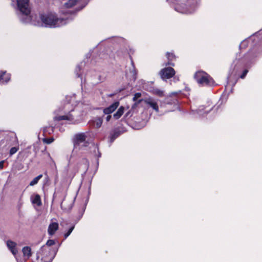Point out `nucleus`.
I'll list each match as a JSON object with an SVG mask.
<instances>
[{"mask_svg":"<svg viewBox=\"0 0 262 262\" xmlns=\"http://www.w3.org/2000/svg\"><path fill=\"white\" fill-rule=\"evenodd\" d=\"M121 134V131L118 129H115L112 132L110 133V141L112 143L114 140L118 138Z\"/></svg>","mask_w":262,"mask_h":262,"instance_id":"4468645a","label":"nucleus"},{"mask_svg":"<svg viewBox=\"0 0 262 262\" xmlns=\"http://www.w3.org/2000/svg\"><path fill=\"white\" fill-rule=\"evenodd\" d=\"M102 124V121L101 120H99V121L98 122H97L96 123V126H97V127L99 128L101 126Z\"/></svg>","mask_w":262,"mask_h":262,"instance_id":"2f4dec72","label":"nucleus"},{"mask_svg":"<svg viewBox=\"0 0 262 262\" xmlns=\"http://www.w3.org/2000/svg\"><path fill=\"white\" fill-rule=\"evenodd\" d=\"M6 244L8 248L13 255L16 256L18 253V250L16 247L17 244L12 241L8 240L7 241Z\"/></svg>","mask_w":262,"mask_h":262,"instance_id":"9b49d317","label":"nucleus"},{"mask_svg":"<svg viewBox=\"0 0 262 262\" xmlns=\"http://www.w3.org/2000/svg\"><path fill=\"white\" fill-rule=\"evenodd\" d=\"M74 228H75V226L74 225H72L69 228V229H68V231L66 233H65L64 234V237L65 239H66L70 235V234L72 233V232L74 230Z\"/></svg>","mask_w":262,"mask_h":262,"instance_id":"5701e85b","label":"nucleus"},{"mask_svg":"<svg viewBox=\"0 0 262 262\" xmlns=\"http://www.w3.org/2000/svg\"><path fill=\"white\" fill-rule=\"evenodd\" d=\"M111 118H112V116L110 114L108 115L107 116V117H106V121L108 122L110 120V119H111Z\"/></svg>","mask_w":262,"mask_h":262,"instance_id":"72a5a7b5","label":"nucleus"},{"mask_svg":"<svg viewBox=\"0 0 262 262\" xmlns=\"http://www.w3.org/2000/svg\"><path fill=\"white\" fill-rule=\"evenodd\" d=\"M167 60V62H166L164 64L165 66H174V61L176 60V56L173 52H167L165 54Z\"/></svg>","mask_w":262,"mask_h":262,"instance_id":"1a4fd4ad","label":"nucleus"},{"mask_svg":"<svg viewBox=\"0 0 262 262\" xmlns=\"http://www.w3.org/2000/svg\"><path fill=\"white\" fill-rule=\"evenodd\" d=\"M171 94H172V95H173V96H177V93H176V92H174V93H171Z\"/></svg>","mask_w":262,"mask_h":262,"instance_id":"e433bc0d","label":"nucleus"},{"mask_svg":"<svg viewBox=\"0 0 262 262\" xmlns=\"http://www.w3.org/2000/svg\"><path fill=\"white\" fill-rule=\"evenodd\" d=\"M86 136L83 133L78 134L76 135L75 138V145L79 146L80 144L83 143L82 146H88L89 142L85 141Z\"/></svg>","mask_w":262,"mask_h":262,"instance_id":"423d86ee","label":"nucleus"},{"mask_svg":"<svg viewBox=\"0 0 262 262\" xmlns=\"http://www.w3.org/2000/svg\"><path fill=\"white\" fill-rule=\"evenodd\" d=\"M141 97V93H136L134 94V96L133 98V100L134 101H136Z\"/></svg>","mask_w":262,"mask_h":262,"instance_id":"a878e982","label":"nucleus"},{"mask_svg":"<svg viewBox=\"0 0 262 262\" xmlns=\"http://www.w3.org/2000/svg\"><path fill=\"white\" fill-rule=\"evenodd\" d=\"M18 149H19L18 146L17 147H13L11 148L10 149V151H9L10 156H12L13 155L15 154L18 150Z\"/></svg>","mask_w":262,"mask_h":262,"instance_id":"b1692460","label":"nucleus"},{"mask_svg":"<svg viewBox=\"0 0 262 262\" xmlns=\"http://www.w3.org/2000/svg\"><path fill=\"white\" fill-rule=\"evenodd\" d=\"M83 162H85V164H86V165H88V164H89V162H88V161L87 160V159H83Z\"/></svg>","mask_w":262,"mask_h":262,"instance_id":"f704fd0d","label":"nucleus"},{"mask_svg":"<svg viewBox=\"0 0 262 262\" xmlns=\"http://www.w3.org/2000/svg\"><path fill=\"white\" fill-rule=\"evenodd\" d=\"M194 78L196 82L202 86H212L215 85L214 79L205 72L198 71L194 74Z\"/></svg>","mask_w":262,"mask_h":262,"instance_id":"f03ea898","label":"nucleus"},{"mask_svg":"<svg viewBox=\"0 0 262 262\" xmlns=\"http://www.w3.org/2000/svg\"><path fill=\"white\" fill-rule=\"evenodd\" d=\"M11 79V74L7 73L6 71L0 72V83H7Z\"/></svg>","mask_w":262,"mask_h":262,"instance_id":"f8f14e48","label":"nucleus"},{"mask_svg":"<svg viewBox=\"0 0 262 262\" xmlns=\"http://www.w3.org/2000/svg\"><path fill=\"white\" fill-rule=\"evenodd\" d=\"M124 112V107L123 106H121L117 111L114 114L113 117L115 119L117 120L119 119L123 114Z\"/></svg>","mask_w":262,"mask_h":262,"instance_id":"dca6fc26","label":"nucleus"},{"mask_svg":"<svg viewBox=\"0 0 262 262\" xmlns=\"http://www.w3.org/2000/svg\"><path fill=\"white\" fill-rule=\"evenodd\" d=\"M54 140V139L52 137V138H44L43 139V142L46 144H50L51 143H52Z\"/></svg>","mask_w":262,"mask_h":262,"instance_id":"393cba45","label":"nucleus"},{"mask_svg":"<svg viewBox=\"0 0 262 262\" xmlns=\"http://www.w3.org/2000/svg\"><path fill=\"white\" fill-rule=\"evenodd\" d=\"M4 162H5L4 160H2V161H0V170L3 169Z\"/></svg>","mask_w":262,"mask_h":262,"instance_id":"473e14b6","label":"nucleus"},{"mask_svg":"<svg viewBox=\"0 0 262 262\" xmlns=\"http://www.w3.org/2000/svg\"><path fill=\"white\" fill-rule=\"evenodd\" d=\"M32 203L34 204H36L38 206L41 205L42 203L40 196L38 194H35L34 197L32 199Z\"/></svg>","mask_w":262,"mask_h":262,"instance_id":"a211bd4d","label":"nucleus"},{"mask_svg":"<svg viewBox=\"0 0 262 262\" xmlns=\"http://www.w3.org/2000/svg\"><path fill=\"white\" fill-rule=\"evenodd\" d=\"M135 103H134V105H138L142 102H144V98L139 99L138 100H137L136 101H135Z\"/></svg>","mask_w":262,"mask_h":262,"instance_id":"c756f323","label":"nucleus"},{"mask_svg":"<svg viewBox=\"0 0 262 262\" xmlns=\"http://www.w3.org/2000/svg\"><path fill=\"white\" fill-rule=\"evenodd\" d=\"M16 137H10V136H6L3 139L0 141V146L2 148H6L7 149L12 145L11 141L15 140Z\"/></svg>","mask_w":262,"mask_h":262,"instance_id":"6e6552de","label":"nucleus"},{"mask_svg":"<svg viewBox=\"0 0 262 262\" xmlns=\"http://www.w3.org/2000/svg\"><path fill=\"white\" fill-rule=\"evenodd\" d=\"M73 119L72 115H62V116H55L54 118V120L55 121H59L61 120H70Z\"/></svg>","mask_w":262,"mask_h":262,"instance_id":"f3484780","label":"nucleus"},{"mask_svg":"<svg viewBox=\"0 0 262 262\" xmlns=\"http://www.w3.org/2000/svg\"><path fill=\"white\" fill-rule=\"evenodd\" d=\"M152 94L159 96L160 97H162L164 96V92L158 88H152L149 91Z\"/></svg>","mask_w":262,"mask_h":262,"instance_id":"2eb2a0df","label":"nucleus"},{"mask_svg":"<svg viewBox=\"0 0 262 262\" xmlns=\"http://www.w3.org/2000/svg\"><path fill=\"white\" fill-rule=\"evenodd\" d=\"M42 177V174H40L39 175H38V176H37L36 177L34 178L32 181H31L29 184V185L31 186H33L35 185H36V184L38 183L39 180L41 179Z\"/></svg>","mask_w":262,"mask_h":262,"instance_id":"412c9836","label":"nucleus"},{"mask_svg":"<svg viewBox=\"0 0 262 262\" xmlns=\"http://www.w3.org/2000/svg\"><path fill=\"white\" fill-rule=\"evenodd\" d=\"M248 72V70L245 69L243 71L242 74L239 76V77L241 78H242V79H244L246 77V76Z\"/></svg>","mask_w":262,"mask_h":262,"instance_id":"bb28decb","label":"nucleus"},{"mask_svg":"<svg viewBox=\"0 0 262 262\" xmlns=\"http://www.w3.org/2000/svg\"><path fill=\"white\" fill-rule=\"evenodd\" d=\"M39 18L46 27L51 28L59 27L60 24H61L64 20L63 18H58L57 15L53 13L40 14Z\"/></svg>","mask_w":262,"mask_h":262,"instance_id":"f257e3e1","label":"nucleus"},{"mask_svg":"<svg viewBox=\"0 0 262 262\" xmlns=\"http://www.w3.org/2000/svg\"><path fill=\"white\" fill-rule=\"evenodd\" d=\"M22 252L24 256H27L28 257H30L32 255L31 249L29 246H25L23 248Z\"/></svg>","mask_w":262,"mask_h":262,"instance_id":"6ab92c4d","label":"nucleus"},{"mask_svg":"<svg viewBox=\"0 0 262 262\" xmlns=\"http://www.w3.org/2000/svg\"><path fill=\"white\" fill-rule=\"evenodd\" d=\"M245 43H246V42H242L241 44L239 46V47L241 48L242 46H246V45H245Z\"/></svg>","mask_w":262,"mask_h":262,"instance_id":"c9c22d12","label":"nucleus"},{"mask_svg":"<svg viewBox=\"0 0 262 262\" xmlns=\"http://www.w3.org/2000/svg\"><path fill=\"white\" fill-rule=\"evenodd\" d=\"M120 102L118 101H115L109 106L103 109V112L105 115H110L113 113L119 106Z\"/></svg>","mask_w":262,"mask_h":262,"instance_id":"9d476101","label":"nucleus"},{"mask_svg":"<svg viewBox=\"0 0 262 262\" xmlns=\"http://www.w3.org/2000/svg\"><path fill=\"white\" fill-rule=\"evenodd\" d=\"M17 6L18 10L22 14L26 16L30 14L29 0H17Z\"/></svg>","mask_w":262,"mask_h":262,"instance_id":"7ed1b4c3","label":"nucleus"},{"mask_svg":"<svg viewBox=\"0 0 262 262\" xmlns=\"http://www.w3.org/2000/svg\"><path fill=\"white\" fill-rule=\"evenodd\" d=\"M77 2V0H69L64 5L66 8H71L74 6Z\"/></svg>","mask_w":262,"mask_h":262,"instance_id":"aec40b11","label":"nucleus"},{"mask_svg":"<svg viewBox=\"0 0 262 262\" xmlns=\"http://www.w3.org/2000/svg\"><path fill=\"white\" fill-rule=\"evenodd\" d=\"M54 130V127L52 126H46L43 128V133L51 134L53 133Z\"/></svg>","mask_w":262,"mask_h":262,"instance_id":"4be33fe9","label":"nucleus"},{"mask_svg":"<svg viewBox=\"0 0 262 262\" xmlns=\"http://www.w3.org/2000/svg\"><path fill=\"white\" fill-rule=\"evenodd\" d=\"M129 112L126 114L125 116L127 117L128 115Z\"/></svg>","mask_w":262,"mask_h":262,"instance_id":"58836bf2","label":"nucleus"},{"mask_svg":"<svg viewBox=\"0 0 262 262\" xmlns=\"http://www.w3.org/2000/svg\"><path fill=\"white\" fill-rule=\"evenodd\" d=\"M55 244V241L53 239H49L47 241L45 245H43L41 248V251L42 253V254H45L46 252H49V254L51 255L52 257H54L56 253L57 252L55 250H52L51 246L54 245Z\"/></svg>","mask_w":262,"mask_h":262,"instance_id":"39448f33","label":"nucleus"},{"mask_svg":"<svg viewBox=\"0 0 262 262\" xmlns=\"http://www.w3.org/2000/svg\"><path fill=\"white\" fill-rule=\"evenodd\" d=\"M175 74V70L172 67L164 68L161 69L159 72L161 78L164 80L172 78Z\"/></svg>","mask_w":262,"mask_h":262,"instance_id":"20e7f679","label":"nucleus"},{"mask_svg":"<svg viewBox=\"0 0 262 262\" xmlns=\"http://www.w3.org/2000/svg\"><path fill=\"white\" fill-rule=\"evenodd\" d=\"M113 95V94H111L109 96L112 97Z\"/></svg>","mask_w":262,"mask_h":262,"instance_id":"ea45409f","label":"nucleus"},{"mask_svg":"<svg viewBox=\"0 0 262 262\" xmlns=\"http://www.w3.org/2000/svg\"><path fill=\"white\" fill-rule=\"evenodd\" d=\"M144 102L148 106L151 107L157 113L159 112L158 104L152 97H149L144 98Z\"/></svg>","mask_w":262,"mask_h":262,"instance_id":"0eeeda50","label":"nucleus"},{"mask_svg":"<svg viewBox=\"0 0 262 262\" xmlns=\"http://www.w3.org/2000/svg\"><path fill=\"white\" fill-rule=\"evenodd\" d=\"M137 105H134V104L132 106V108H135Z\"/></svg>","mask_w":262,"mask_h":262,"instance_id":"4c0bfd02","label":"nucleus"},{"mask_svg":"<svg viewBox=\"0 0 262 262\" xmlns=\"http://www.w3.org/2000/svg\"><path fill=\"white\" fill-rule=\"evenodd\" d=\"M129 59L130 60V61H131V64L133 67V68H135V63H134V62L133 61V57H132L131 55H129Z\"/></svg>","mask_w":262,"mask_h":262,"instance_id":"7c9ffc66","label":"nucleus"},{"mask_svg":"<svg viewBox=\"0 0 262 262\" xmlns=\"http://www.w3.org/2000/svg\"><path fill=\"white\" fill-rule=\"evenodd\" d=\"M133 73V78L134 79V80H135L136 79V78H137V70L135 68H133V71H132Z\"/></svg>","mask_w":262,"mask_h":262,"instance_id":"cd10ccee","label":"nucleus"},{"mask_svg":"<svg viewBox=\"0 0 262 262\" xmlns=\"http://www.w3.org/2000/svg\"><path fill=\"white\" fill-rule=\"evenodd\" d=\"M59 225L57 222L51 223L48 229V232L50 235H53L56 231L58 230Z\"/></svg>","mask_w":262,"mask_h":262,"instance_id":"ddd939ff","label":"nucleus"},{"mask_svg":"<svg viewBox=\"0 0 262 262\" xmlns=\"http://www.w3.org/2000/svg\"><path fill=\"white\" fill-rule=\"evenodd\" d=\"M234 62H236L234 69H235L236 67L240 66L242 64V60L239 59H236Z\"/></svg>","mask_w":262,"mask_h":262,"instance_id":"c85d7f7f","label":"nucleus"}]
</instances>
